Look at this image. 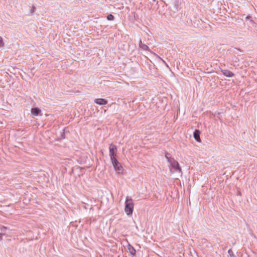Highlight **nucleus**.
I'll use <instances>...</instances> for the list:
<instances>
[{"label": "nucleus", "instance_id": "1", "mask_svg": "<svg viewBox=\"0 0 257 257\" xmlns=\"http://www.w3.org/2000/svg\"><path fill=\"white\" fill-rule=\"evenodd\" d=\"M169 163L170 164L169 167L170 172L171 173H178L179 176H181L182 172L178 162L174 159L169 161Z\"/></svg>", "mask_w": 257, "mask_h": 257}, {"label": "nucleus", "instance_id": "2", "mask_svg": "<svg viewBox=\"0 0 257 257\" xmlns=\"http://www.w3.org/2000/svg\"><path fill=\"white\" fill-rule=\"evenodd\" d=\"M134 203L131 197L127 196L125 201L124 211L127 215L133 214L134 210Z\"/></svg>", "mask_w": 257, "mask_h": 257}, {"label": "nucleus", "instance_id": "3", "mask_svg": "<svg viewBox=\"0 0 257 257\" xmlns=\"http://www.w3.org/2000/svg\"><path fill=\"white\" fill-rule=\"evenodd\" d=\"M110 160L116 171L119 172L122 170V167L116 158L110 159Z\"/></svg>", "mask_w": 257, "mask_h": 257}, {"label": "nucleus", "instance_id": "4", "mask_svg": "<svg viewBox=\"0 0 257 257\" xmlns=\"http://www.w3.org/2000/svg\"><path fill=\"white\" fill-rule=\"evenodd\" d=\"M109 156L110 159H114L115 158L117 152V148L115 145L111 144L109 147Z\"/></svg>", "mask_w": 257, "mask_h": 257}, {"label": "nucleus", "instance_id": "5", "mask_svg": "<svg viewBox=\"0 0 257 257\" xmlns=\"http://www.w3.org/2000/svg\"><path fill=\"white\" fill-rule=\"evenodd\" d=\"M41 110L38 107L31 108V113L34 116L42 115Z\"/></svg>", "mask_w": 257, "mask_h": 257}, {"label": "nucleus", "instance_id": "6", "mask_svg": "<svg viewBox=\"0 0 257 257\" xmlns=\"http://www.w3.org/2000/svg\"><path fill=\"white\" fill-rule=\"evenodd\" d=\"M200 132L199 130H195V131L193 133V137L195 140L197 142H201V139L200 137Z\"/></svg>", "mask_w": 257, "mask_h": 257}, {"label": "nucleus", "instance_id": "7", "mask_svg": "<svg viewBox=\"0 0 257 257\" xmlns=\"http://www.w3.org/2000/svg\"><path fill=\"white\" fill-rule=\"evenodd\" d=\"M94 102L100 105L107 104V101L103 98H96L94 99Z\"/></svg>", "mask_w": 257, "mask_h": 257}, {"label": "nucleus", "instance_id": "8", "mask_svg": "<svg viewBox=\"0 0 257 257\" xmlns=\"http://www.w3.org/2000/svg\"><path fill=\"white\" fill-rule=\"evenodd\" d=\"M221 72L225 76L227 77H232L234 75L231 71L227 69L222 70Z\"/></svg>", "mask_w": 257, "mask_h": 257}, {"label": "nucleus", "instance_id": "9", "mask_svg": "<svg viewBox=\"0 0 257 257\" xmlns=\"http://www.w3.org/2000/svg\"><path fill=\"white\" fill-rule=\"evenodd\" d=\"M59 132H57V134H59L60 136L58 137V140L63 139L65 138V130H59Z\"/></svg>", "mask_w": 257, "mask_h": 257}, {"label": "nucleus", "instance_id": "10", "mask_svg": "<svg viewBox=\"0 0 257 257\" xmlns=\"http://www.w3.org/2000/svg\"><path fill=\"white\" fill-rule=\"evenodd\" d=\"M173 9H174V13H175L176 12H178L179 8V2L178 1H175L173 3Z\"/></svg>", "mask_w": 257, "mask_h": 257}, {"label": "nucleus", "instance_id": "11", "mask_svg": "<svg viewBox=\"0 0 257 257\" xmlns=\"http://www.w3.org/2000/svg\"><path fill=\"white\" fill-rule=\"evenodd\" d=\"M127 249L129 251V252L132 255H135L136 253V251L135 248L130 245V244L128 245Z\"/></svg>", "mask_w": 257, "mask_h": 257}, {"label": "nucleus", "instance_id": "12", "mask_svg": "<svg viewBox=\"0 0 257 257\" xmlns=\"http://www.w3.org/2000/svg\"><path fill=\"white\" fill-rule=\"evenodd\" d=\"M140 48L143 50H149V47L145 44H143L140 46Z\"/></svg>", "mask_w": 257, "mask_h": 257}, {"label": "nucleus", "instance_id": "13", "mask_svg": "<svg viewBox=\"0 0 257 257\" xmlns=\"http://www.w3.org/2000/svg\"><path fill=\"white\" fill-rule=\"evenodd\" d=\"M35 10H36V8L35 6H32V8H31V10L30 11V12H29L28 13V15H33L34 13L35 12Z\"/></svg>", "mask_w": 257, "mask_h": 257}, {"label": "nucleus", "instance_id": "14", "mask_svg": "<svg viewBox=\"0 0 257 257\" xmlns=\"http://www.w3.org/2000/svg\"><path fill=\"white\" fill-rule=\"evenodd\" d=\"M7 227L0 225V230L2 232L3 234H5V231L7 230Z\"/></svg>", "mask_w": 257, "mask_h": 257}, {"label": "nucleus", "instance_id": "15", "mask_svg": "<svg viewBox=\"0 0 257 257\" xmlns=\"http://www.w3.org/2000/svg\"><path fill=\"white\" fill-rule=\"evenodd\" d=\"M114 18V16L112 14H109L107 16V19L109 21H113Z\"/></svg>", "mask_w": 257, "mask_h": 257}, {"label": "nucleus", "instance_id": "16", "mask_svg": "<svg viewBox=\"0 0 257 257\" xmlns=\"http://www.w3.org/2000/svg\"><path fill=\"white\" fill-rule=\"evenodd\" d=\"M170 154L168 153H166V155H165V157L166 158V159H167V161L168 162H169V161H170V160H174V159L173 158H171L170 156Z\"/></svg>", "mask_w": 257, "mask_h": 257}, {"label": "nucleus", "instance_id": "17", "mask_svg": "<svg viewBox=\"0 0 257 257\" xmlns=\"http://www.w3.org/2000/svg\"><path fill=\"white\" fill-rule=\"evenodd\" d=\"M228 253L230 257H236L235 255L234 254L231 249H229L228 250Z\"/></svg>", "mask_w": 257, "mask_h": 257}, {"label": "nucleus", "instance_id": "18", "mask_svg": "<svg viewBox=\"0 0 257 257\" xmlns=\"http://www.w3.org/2000/svg\"><path fill=\"white\" fill-rule=\"evenodd\" d=\"M251 19V17L250 16H248L246 17V20H248L250 21V22L252 24H254L255 23Z\"/></svg>", "mask_w": 257, "mask_h": 257}, {"label": "nucleus", "instance_id": "19", "mask_svg": "<svg viewBox=\"0 0 257 257\" xmlns=\"http://www.w3.org/2000/svg\"><path fill=\"white\" fill-rule=\"evenodd\" d=\"M4 43L3 42V39L0 36V47L4 46Z\"/></svg>", "mask_w": 257, "mask_h": 257}, {"label": "nucleus", "instance_id": "20", "mask_svg": "<svg viewBox=\"0 0 257 257\" xmlns=\"http://www.w3.org/2000/svg\"><path fill=\"white\" fill-rule=\"evenodd\" d=\"M159 58H160V59L162 61V62H163V63H164V64H165V65L166 66V67H167V68H169V69H170V68H169V67L168 65L166 63V62H165L163 59H161V58H160V57H159Z\"/></svg>", "mask_w": 257, "mask_h": 257}, {"label": "nucleus", "instance_id": "21", "mask_svg": "<svg viewBox=\"0 0 257 257\" xmlns=\"http://www.w3.org/2000/svg\"><path fill=\"white\" fill-rule=\"evenodd\" d=\"M143 43H142V41L141 40H140L139 41V47H140V46H141Z\"/></svg>", "mask_w": 257, "mask_h": 257}, {"label": "nucleus", "instance_id": "22", "mask_svg": "<svg viewBox=\"0 0 257 257\" xmlns=\"http://www.w3.org/2000/svg\"><path fill=\"white\" fill-rule=\"evenodd\" d=\"M4 235L3 234V233H0V240H2L3 238H2V235Z\"/></svg>", "mask_w": 257, "mask_h": 257}, {"label": "nucleus", "instance_id": "23", "mask_svg": "<svg viewBox=\"0 0 257 257\" xmlns=\"http://www.w3.org/2000/svg\"><path fill=\"white\" fill-rule=\"evenodd\" d=\"M3 124L2 121H1L0 120V124Z\"/></svg>", "mask_w": 257, "mask_h": 257}, {"label": "nucleus", "instance_id": "24", "mask_svg": "<svg viewBox=\"0 0 257 257\" xmlns=\"http://www.w3.org/2000/svg\"><path fill=\"white\" fill-rule=\"evenodd\" d=\"M156 1V0H153V1L154 2H155Z\"/></svg>", "mask_w": 257, "mask_h": 257}]
</instances>
